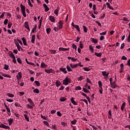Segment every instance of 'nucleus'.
Segmentation results:
<instances>
[{
    "label": "nucleus",
    "instance_id": "nucleus-1",
    "mask_svg": "<svg viewBox=\"0 0 130 130\" xmlns=\"http://www.w3.org/2000/svg\"><path fill=\"white\" fill-rule=\"evenodd\" d=\"M20 8L21 10V13L22 14L23 17H26V8H25V6L23 5L22 4H20Z\"/></svg>",
    "mask_w": 130,
    "mask_h": 130
},
{
    "label": "nucleus",
    "instance_id": "nucleus-2",
    "mask_svg": "<svg viewBox=\"0 0 130 130\" xmlns=\"http://www.w3.org/2000/svg\"><path fill=\"white\" fill-rule=\"evenodd\" d=\"M102 74L103 76L104 79L105 80H107L108 79V76H109V73H107L106 71H102Z\"/></svg>",
    "mask_w": 130,
    "mask_h": 130
},
{
    "label": "nucleus",
    "instance_id": "nucleus-3",
    "mask_svg": "<svg viewBox=\"0 0 130 130\" xmlns=\"http://www.w3.org/2000/svg\"><path fill=\"white\" fill-rule=\"evenodd\" d=\"M62 83L63 85H65L66 86L69 85V83H71V82H70V79H69V77H66L64 80L62 81Z\"/></svg>",
    "mask_w": 130,
    "mask_h": 130
},
{
    "label": "nucleus",
    "instance_id": "nucleus-4",
    "mask_svg": "<svg viewBox=\"0 0 130 130\" xmlns=\"http://www.w3.org/2000/svg\"><path fill=\"white\" fill-rule=\"evenodd\" d=\"M0 127H1V128H5V129H10V126L5 125L3 123L0 124Z\"/></svg>",
    "mask_w": 130,
    "mask_h": 130
},
{
    "label": "nucleus",
    "instance_id": "nucleus-5",
    "mask_svg": "<svg viewBox=\"0 0 130 130\" xmlns=\"http://www.w3.org/2000/svg\"><path fill=\"white\" fill-rule=\"evenodd\" d=\"M45 73H47V74H51V73H52V74H54V73H55L54 70H53L51 69H50L49 70L45 69Z\"/></svg>",
    "mask_w": 130,
    "mask_h": 130
},
{
    "label": "nucleus",
    "instance_id": "nucleus-6",
    "mask_svg": "<svg viewBox=\"0 0 130 130\" xmlns=\"http://www.w3.org/2000/svg\"><path fill=\"white\" fill-rule=\"evenodd\" d=\"M24 27L25 29H27L28 30V32L30 31V27H29V24H28V22L26 21L24 23Z\"/></svg>",
    "mask_w": 130,
    "mask_h": 130
},
{
    "label": "nucleus",
    "instance_id": "nucleus-7",
    "mask_svg": "<svg viewBox=\"0 0 130 130\" xmlns=\"http://www.w3.org/2000/svg\"><path fill=\"white\" fill-rule=\"evenodd\" d=\"M8 54L11 58H14L15 57H16V56H15V55H14V53H13V52L11 51H9Z\"/></svg>",
    "mask_w": 130,
    "mask_h": 130
},
{
    "label": "nucleus",
    "instance_id": "nucleus-8",
    "mask_svg": "<svg viewBox=\"0 0 130 130\" xmlns=\"http://www.w3.org/2000/svg\"><path fill=\"white\" fill-rule=\"evenodd\" d=\"M110 85H111V88H112V89H115V88L118 87L117 85L115 84V81L111 83Z\"/></svg>",
    "mask_w": 130,
    "mask_h": 130
},
{
    "label": "nucleus",
    "instance_id": "nucleus-9",
    "mask_svg": "<svg viewBox=\"0 0 130 130\" xmlns=\"http://www.w3.org/2000/svg\"><path fill=\"white\" fill-rule=\"evenodd\" d=\"M49 19L50 20V21H51V22H52V23H54V22H55V18H54V16H50L49 17Z\"/></svg>",
    "mask_w": 130,
    "mask_h": 130
},
{
    "label": "nucleus",
    "instance_id": "nucleus-10",
    "mask_svg": "<svg viewBox=\"0 0 130 130\" xmlns=\"http://www.w3.org/2000/svg\"><path fill=\"white\" fill-rule=\"evenodd\" d=\"M1 74L2 76H3V77H5V78H11V76L9 74H6L3 72H1Z\"/></svg>",
    "mask_w": 130,
    "mask_h": 130
},
{
    "label": "nucleus",
    "instance_id": "nucleus-11",
    "mask_svg": "<svg viewBox=\"0 0 130 130\" xmlns=\"http://www.w3.org/2000/svg\"><path fill=\"white\" fill-rule=\"evenodd\" d=\"M43 6L44 8H45V12H48V11H49V8L46 4H44L43 5Z\"/></svg>",
    "mask_w": 130,
    "mask_h": 130
},
{
    "label": "nucleus",
    "instance_id": "nucleus-12",
    "mask_svg": "<svg viewBox=\"0 0 130 130\" xmlns=\"http://www.w3.org/2000/svg\"><path fill=\"white\" fill-rule=\"evenodd\" d=\"M27 101L30 103V105L32 106H35V104H34V103L33 102V101L31 100V99H27Z\"/></svg>",
    "mask_w": 130,
    "mask_h": 130
},
{
    "label": "nucleus",
    "instance_id": "nucleus-13",
    "mask_svg": "<svg viewBox=\"0 0 130 130\" xmlns=\"http://www.w3.org/2000/svg\"><path fill=\"white\" fill-rule=\"evenodd\" d=\"M25 61L27 64H30V66H32L33 67H35V63L32 62H29L28 61V59L27 58L25 59Z\"/></svg>",
    "mask_w": 130,
    "mask_h": 130
},
{
    "label": "nucleus",
    "instance_id": "nucleus-14",
    "mask_svg": "<svg viewBox=\"0 0 130 130\" xmlns=\"http://www.w3.org/2000/svg\"><path fill=\"white\" fill-rule=\"evenodd\" d=\"M126 103L124 102L122 104L121 106V110L122 111H123L124 110V107H125V105H126Z\"/></svg>",
    "mask_w": 130,
    "mask_h": 130
},
{
    "label": "nucleus",
    "instance_id": "nucleus-15",
    "mask_svg": "<svg viewBox=\"0 0 130 130\" xmlns=\"http://www.w3.org/2000/svg\"><path fill=\"white\" fill-rule=\"evenodd\" d=\"M59 70L61 71V72H62V73H64V74H67L68 73V71H67V69L66 68H60Z\"/></svg>",
    "mask_w": 130,
    "mask_h": 130
},
{
    "label": "nucleus",
    "instance_id": "nucleus-16",
    "mask_svg": "<svg viewBox=\"0 0 130 130\" xmlns=\"http://www.w3.org/2000/svg\"><path fill=\"white\" fill-rule=\"evenodd\" d=\"M106 5H107L108 8H109V9H110V10H112L113 11V10H114V8H113V7L111 6V5H110V4H109L108 2L106 3Z\"/></svg>",
    "mask_w": 130,
    "mask_h": 130
},
{
    "label": "nucleus",
    "instance_id": "nucleus-17",
    "mask_svg": "<svg viewBox=\"0 0 130 130\" xmlns=\"http://www.w3.org/2000/svg\"><path fill=\"white\" fill-rule=\"evenodd\" d=\"M22 40L23 42V43L24 44V45H25V46H27V41H26V39H25V37L22 38Z\"/></svg>",
    "mask_w": 130,
    "mask_h": 130
},
{
    "label": "nucleus",
    "instance_id": "nucleus-18",
    "mask_svg": "<svg viewBox=\"0 0 130 130\" xmlns=\"http://www.w3.org/2000/svg\"><path fill=\"white\" fill-rule=\"evenodd\" d=\"M94 55L97 56L98 57H101L102 56V53L100 52V53H97L95 52Z\"/></svg>",
    "mask_w": 130,
    "mask_h": 130
},
{
    "label": "nucleus",
    "instance_id": "nucleus-19",
    "mask_svg": "<svg viewBox=\"0 0 130 130\" xmlns=\"http://www.w3.org/2000/svg\"><path fill=\"white\" fill-rule=\"evenodd\" d=\"M89 50L91 52V53H94V48L92 45H89Z\"/></svg>",
    "mask_w": 130,
    "mask_h": 130
},
{
    "label": "nucleus",
    "instance_id": "nucleus-20",
    "mask_svg": "<svg viewBox=\"0 0 130 130\" xmlns=\"http://www.w3.org/2000/svg\"><path fill=\"white\" fill-rule=\"evenodd\" d=\"M35 37H36L35 35H33L32 36V38H31V43H35Z\"/></svg>",
    "mask_w": 130,
    "mask_h": 130
},
{
    "label": "nucleus",
    "instance_id": "nucleus-21",
    "mask_svg": "<svg viewBox=\"0 0 130 130\" xmlns=\"http://www.w3.org/2000/svg\"><path fill=\"white\" fill-rule=\"evenodd\" d=\"M55 84H56V87H59V86H60V85H61V83H60V81L57 80L55 82Z\"/></svg>",
    "mask_w": 130,
    "mask_h": 130
},
{
    "label": "nucleus",
    "instance_id": "nucleus-22",
    "mask_svg": "<svg viewBox=\"0 0 130 130\" xmlns=\"http://www.w3.org/2000/svg\"><path fill=\"white\" fill-rule=\"evenodd\" d=\"M23 115H24V118L26 119V121L29 122V121H30V120L29 119V117H28V115H27L26 114H24Z\"/></svg>",
    "mask_w": 130,
    "mask_h": 130
},
{
    "label": "nucleus",
    "instance_id": "nucleus-23",
    "mask_svg": "<svg viewBox=\"0 0 130 130\" xmlns=\"http://www.w3.org/2000/svg\"><path fill=\"white\" fill-rule=\"evenodd\" d=\"M91 42L94 43V44H97V43H98V40H97L94 38L91 39Z\"/></svg>",
    "mask_w": 130,
    "mask_h": 130
},
{
    "label": "nucleus",
    "instance_id": "nucleus-24",
    "mask_svg": "<svg viewBox=\"0 0 130 130\" xmlns=\"http://www.w3.org/2000/svg\"><path fill=\"white\" fill-rule=\"evenodd\" d=\"M39 29H41V25H42V17H41V19L39 20Z\"/></svg>",
    "mask_w": 130,
    "mask_h": 130
},
{
    "label": "nucleus",
    "instance_id": "nucleus-25",
    "mask_svg": "<svg viewBox=\"0 0 130 130\" xmlns=\"http://www.w3.org/2000/svg\"><path fill=\"white\" fill-rule=\"evenodd\" d=\"M33 92L34 93H36V94H39L40 93L39 89H38V88L34 89Z\"/></svg>",
    "mask_w": 130,
    "mask_h": 130
},
{
    "label": "nucleus",
    "instance_id": "nucleus-26",
    "mask_svg": "<svg viewBox=\"0 0 130 130\" xmlns=\"http://www.w3.org/2000/svg\"><path fill=\"white\" fill-rule=\"evenodd\" d=\"M16 47L19 51H20V49H21V50H23V49H22V47H21V46H20L19 44H16Z\"/></svg>",
    "mask_w": 130,
    "mask_h": 130
},
{
    "label": "nucleus",
    "instance_id": "nucleus-27",
    "mask_svg": "<svg viewBox=\"0 0 130 130\" xmlns=\"http://www.w3.org/2000/svg\"><path fill=\"white\" fill-rule=\"evenodd\" d=\"M83 28L84 32H85V33H87V32L88 31V28H87V26L83 25Z\"/></svg>",
    "mask_w": 130,
    "mask_h": 130
},
{
    "label": "nucleus",
    "instance_id": "nucleus-28",
    "mask_svg": "<svg viewBox=\"0 0 130 130\" xmlns=\"http://www.w3.org/2000/svg\"><path fill=\"white\" fill-rule=\"evenodd\" d=\"M68 58L69 59H71L72 61H76L78 59L77 58H75L74 57H68Z\"/></svg>",
    "mask_w": 130,
    "mask_h": 130
},
{
    "label": "nucleus",
    "instance_id": "nucleus-29",
    "mask_svg": "<svg viewBox=\"0 0 130 130\" xmlns=\"http://www.w3.org/2000/svg\"><path fill=\"white\" fill-rule=\"evenodd\" d=\"M98 85H99V87L100 88H102V86H103V84H102V82L101 81H98Z\"/></svg>",
    "mask_w": 130,
    "mask_h": 130
},
{
    "label": "nucleus",
    "instance_id": "nucleus-30",
    "mask_svg": "<svg viewBox=\"0 0 130 130\" xmlns=\"http://www.w3.org/2000/svg\"><path fill=\"white\" fill-rule=\"evenodd\" d=\"M49 52L51 53L52 54H55L56 53V50H50Z\"/></svg>",
    "mask_w": 130,
    "mask_h": 130
},
{
    "label": "nucleus",
    "instance_id": "nucleus-31",
    "mask_svg": "<svg viewBox=\"0 0 130 130\" xmlns=\"http://www.w3.org/2000/svg\"><path fill=\"white\" fill-rule=\"evenodd\" d=\"M37 29V24H36L35 25V27L32 28L31 32L32 33H35V30H36Z\"/></svg>",
    "mask_w": 130,
    "mask_h": 130
},
{
    "label": "nucleus",
    "instance_id": "nucleus-32",
    "mask_svg": "<svg viewBox=\"0 0 130 130\" xmlns=\"http://www.w3.org/2000/svg\"><path fill=\"white\" fill-rule=\"evenodd\" d=\"M47 34H49L50 32H51V28H48L46 29Z\"/></svg>",
    "mask_w": 130,
    "mask_h": 130
},
{
    "label": "nucleus",
    "instance_id": "nucleus-33",
    "mask_svg": "<svg viewBox=\"0 0 130 130\" xmlns=\"http://www.w3.org/2000/svg\"><path fill=\"white\" fill-rule=\"evenodd\" d=\"M71 101L72 103H73V104H74V105H77V103H76V102L74 100L73 98H71Z\"/></svg>",
    "mask_w": 130,
    "mask_h": 130
},
{
    "label": "nucleus",
    "instance_id": "nucleus-34",
    "mask_svg": "<svg viewBox=\"0 0 130 130\" xmlns=\"http://www.w3.org/2000/svg\"><path fill=\"white\" fill-rule=\"evenodd\" d=\"M58 7L54 11V13L56 16H58Z\"/></svg>",
    "mask_w": 130,
    "mask_h": 130
},
{
    "label": "nucleus",
    "instance_id": "nucleus-35",
    "mask_svg": "<svg viewBox=\"0 0 130 130\" xmlns=\"http://www.w3.org/2000/svg\"><path fill=\"white\" fill-rule=\"evenodd\" d=\"M111 116H112L111 110H109L108 111V118H109V119H110V118H111Z\"/></svg>",
    "mask_w": 130,
    "mask_h": 130
},
{
    "label": "nucleus",
    "instance_id": "nucleus-36",
    "mask_svg": "<svg viewBox=\"0 0 130 130\" xmlns=\"http://www.w3.org/2000/svg\"><path fill=\"white\" fill-rule=\"evenodd\" d=\"M67 69L68 72H73V70L71 68V67H70V66H69V65L67 66Z\"/></svg>",
    "mask_w": 130,
    "mask_h": 130
},
{
    "label": "nucleus",
    "instance_id": "nucleus-37",
    "mask_svg": "<svg viewBox=\"0 0 130 130\" xmlns=\"http://www.w3.org/2000/svg\"><path fill=\"white\" fill-rule=\"evenodd\" d=\"M46 67H47V65L45 64L44 62L41 63V68H46Z\"/></svg>",
    "mask_w": 130,
    "mask_h": 130
},
{
    "label": "nucleus",
    "instance_id": "nucleus-38",
    "mask_svg": "<svg viewBox=\"0 0 130 130\" xmlns=\"http://www.w3.org/2000/svg\"><path fill=\"white\" fill-rule=\"evenodd\" d=\"M67 101V99H66L64 97H62L60 99V101L61 102H64V101Z\"/></svg>",
    "mask_w": 130,
    "mask_h": 130
},
{
    "label": "nucleus",
    "instance_id": "nucleus-39",
    "mask_svg": "<svg viewBox=\"0 0 130 130\" xmlns=\"http://www.w3.org/2000/svg\"><path fill=\"white\" fill-rule=\"evenodd\" d=\"M83 69L84 71H85V72H89V71H91V69L87 67H84Z\"/></svg>",
    "mask_w": 130,
    "mask_h": 130
},
{
    "label": "nucleus",
    "instance_id": "nucleus-40",
    "mask_svg": "<svg viewBox=\"0 0 130 130\" xmlns=\"http://www.w3.org/2000/svg\"><path fill=\"white\" fill-rule=\"evenodd\" d=\"M35 83L36 84V85L38 87H40V82H39V81H35Z\"/></svg>",
    "mask_w": 130,
    "mask_h": 130
},
{
    "label": "nucleus",
    "instance_id": "nucleus-41",
    "mask_svg": "<svg viewBox=\"0 0 130 130\" xmlns=\"http://www.w3.org/2000/svg\"><path fill=\"white\" fill-rule=\"evenodd\" d=\"M78 66H80V67H82V64H81V62H80L79 64H75L73 65V68H78Z\"/></svg>",
    "mask_w": 130,
    "mask_h": 130
},
{
    "label": "nucleus",
    "instance_id": "nucleus-42",
    "mask_svg": "<svg viewBox=\"0 0 130 130\" xmlns=\"http://www.w3.org/2000/svg\"><path fill=\"white\" fill-rule=\"evenodd\" d=\"M74 28H76V29H77V31H78V32H80V27H79V25H75L74 26Z\"/></svg>",
    "mask_w": 130,
    "mask_h": 130
},
{
    "label": "nucleus",
    "instance_id": "nucleus-43",
    "mask_svg": "<svg viewBox=\"0 0 130 130\" xmlns=\"http://www.w3.org/2000/svg\"><path fill=\"white\" fill-rule=\"evenodd\" d=\"M75 90H76V91L82 90V87H81L80 86H76L75 87Z\"/></svg>",
    "mask_w": 130,
    "mask_h": 130
},
{
    "label": "nucleus",
    "instance_id": "nucleus-44",
    "mask_svg": "<svg viewBox=\"0 0 130 130\" xmlns=\"http://www.w3.org/2000/svg\"><path fill=\"white\" fill-rule=\"evenodd\" d=\"M8 23H9V20L8 19H6L4 21V25H8Z\"/></svg>",
    "mask_w": 130,
    "mask_h": 130
},
{
    "label": "nucleus",
    "instance_id": "nucleus-45",
    "mask_svg": "<svg viewBox=\"0 0 130 130\" xmlns=\"http://www.w3.org/2000/svg\"><path fill=\"white\" fill-rule=\"evenodd\" d=\"M14 105L16 106V107H21V105L18 103H15Z\"/></svg>",
    "mask_w": 130,
    "mask_h": 130
},
{
    "label": "nucleus",
    "instance_id": "nucleus-46",
    "mask_svg": "<svg viewBox=\"0 0 130 130\" xmlns=\"http://www.w3.org/2000/svg\"><path fill=\"white\" fill-rule=\"evenodd\" d=\"M13 121H14V119H13V118H9V119H8V122H11V123H13Z\"/></svg>",
    "mask_w": 130,
    "mask_h": 130
},
{
    "label": "nucleus",
    "instance_id": "nucleus-47",
    "mask_svg": "<svg viewBox=\"0 0 130 130\" xmlns=\"http://www.w3.org/2000/svg\"><path fill=\"white\" fill-rule=\"evenodd\" d=\"M83 91L85 93H89L90 91H89L88 90H87V89L85 88H83Z\"/></svg>",
    "mask_w": 130,
    "mask_h": 130
},
{
    "label": "nucleus",
    "instance_id": "nucleus-48",
    "mask_svg": "<svg viewBox=\"0 0 130 130\" xmlns=\"http://www.w3.org/2000/svg\"><path fill=\"white\" fill-rule=\"evenodd\" d=\"M4 69H5V70H6V71H8V70H9V66H8V65H7V64H5L4 65Z\"/></svg>",
    "mask_w": 130,
    "mask_h": 130
},
{
    "label": "nucleus",
    "instance_id": "nucleus-49",
    "mask_svg": "<svg viewBox=\"0 0 130 130\" xmlns=\"http://www.w3.org/2000/svg\"><path fill=\"white\" fill-rule=\"evenodd\" d=\"M86 82H87V83H88L89 84H92V81H91V80H90V79H89L88 78L86 79Z\"/></svg>",
    "mask_w": 130,
    "mask_h": 130
},
{
    "label": "nucleus",
    "instance_id": "nucleus-50",
    "mask_svg": "<svg viewBox=\"0 0 130 130\" xmlns=\"http://www.w3.org/2000/svg\"><path fill=\"white\" fill-rule=\"evenodd\" d=\"M7 95L8 96V97H10V98H13L14 97V95L12 94V93H8Z\"/></svg>",
    "mask_w": 130,
    "mask_h": 130
},
{
    "label": "nucleus",
    "instance_id": "nucleus-51",
    "mask_svg": "<svg viewBox=\"0 0 130 130\" xmlns=\"http://www.w3.org/2000/svg\"><path fill=\"white\" fill-rule=\"evenodd\" d=\"M6 14V12H3L2 13V14H1V15L0 16V18L1 19H3V18H4V17H5V14Z\"/></svg>",
    "mask_w": 130,
    "mask_h": 130
},
{
    "label": "nucleus",
    "instance_id": "nucleus-52",
    "mask_svg": "<svg viewBox=\"0 0 130 130\" xmlns=\"http://www.w3.org/2000/svg\"><path fill=\"white\" fill-rule=\"evenodd\" d=\"M27 108H29L30 109H33V106H31V105L30 106L29 104L27 105Z\"/></svg>",
    "mask_w": 130,
    "mask_h": 130
},
{
    "label": "nucleus",
    "instance_id": "nucleus-53",
    "mask_svg": "<svg viewBox=\"0 0 130 130\" xmlns=\"http://www.w3.org/2000/svg\"><path fill=\"white\" fill-rule=\"evenodd\" d=\"M17 62H18V63H22V60L20 58H17Z\"/></svg>",
    "mask_w": 130,
    "mask_h": 130
},
{
    "label": "nucleus",
    "instance_id": "nucleus-54",
    "mask_svg": "<svg viewBox=\"0 0 130 130\" xmlns=\"http://www.w3.org/2000/svg\"><path fill=\"white\" fill-rule=\"evenodd\" d=\"M12 23L11 22H9L8 24V27L9 28V29H11V27H12Z\"/></svg>",
    "mask_w": 130,
    "mask_h": 130
},
{
    "label": "nucleus",
    "instance_id": "nucleus-55",
    "mask_svg": "<svg viewBox=\"0 0 130 130\" xmlns=\"http://www.w3.org/2000/svg\"><path fill=\"white\" fill-rule=\"evenodd\" d=\"M127 42H130V32H129L128 36L127 38Z\"/></svg>",
    "mask_w": 130,
    "mask_h": 130
},
{
    "label": "nucleus",
    "instance_id": "nucleus-56",
    "mask_svg": "<svg viewBox=\"0 0 130 130\" xmlns=\"http://www.w3.org/2000/svg\"><path fill=\"white\" fill-rule=\"evenodd\" d=\"M76 123L77 121L76 120H73L71 122V123H72V124H76Z\"/></svg>",
    "mask_w": 130,
    "mask_h": 130
},
{
    "label": "nucleus",
    "instance_id": "nucleus-57",
    "mask_svg": "<svg viewBox=\"0 0 130 130\" xmlns=\"http://www.w3.org/2000/svg\"><path fill=\"white\" fill-rule=\"evenodd\" d=\"M121 59L122 60H126V59H127V58H126V57H125V56H122L121 57Z\"/></svg>",
    "mask_w": 130,
    "mask_h": 130
},
{
    "label": "nucleus",
    "instance_id": "nucleus-58",
    "mask_svg": "<svg viewBox=\"0 0 130 130\" xmlns=\"http://www.w3.org/2000/svg\"><path fill=\"white\" fill-rule=\"evenodd\" d=\"M107 33V31H105L104 32L100 33V35H106Z\"/></svg>",
    "mask_w": 130,
    "mask_h": 130
},
{
    "label": "nucleus",
    "instance_id": "nucleus-59",
    "mask_svg": "<svg viewBox=\"0 0 130 130\" xmlns=\"http://www.w3.org/2000/svg\"><path fill=\"white\" fill-rule=\"evenodd\" d=\"M59 51H64V48L60 47L59 48Z\"/></svg>",
    "mask_w": 130,
    "mask_h": 130
},
{
    "label": "nucleus",
    "instance_id": "nucleus-60",
    "mask_svg": "<svg viewBox=\"0 0 130 130\" xmlns=\"http://www.w3.org/2000/svg\"><path fill=\"white\" fill-rule=\"evenodd\" d=\"M57 115H58V116H59L60 117L61 116V113H60V112L59 111H57Z\"/></svg>",
    "mask_w": 130,
    "mask_h": 130
},
{
    "label": "nucleus",
    "instance_id": "nucleus-61",
    "mask_svg": "<svg viewBox=\"0 0 130 130\" xmlns=\"http://www.w3.org/2000/svg\"><path fill=\"white\" fill-rule=\"evenodd\" d=\"M73 48H74L75 50H77V46L75 45L74 44H73L72 45Z\"/></svg>",
    "mask_w": 130,
    "mask_h": 130
},
{
    "label": "nucleus",
    "instance_id": "nucleus-62",
    "mask_svg": "<svg viewBox=\"0 0 130 130\" xmlns=\"http://www.w3.org/2000/svg\"><path fill=\"white\" fill-rule=\"evenodd\" d=\"M6 101H7V102H14V100L12 99H7Z\"/></svg>",
    "mask_w": 130,
    "mask_h": 130
},
{
    "label": "nucleus",
    "instance_id": "nucleus-63",
    "mask_svg": "<svg viewBox=\"0 0 130 130\" xmlns=\"http://www.w3.org/2000/svg\"><path fill=\"white\" fill-rule=\"evenodd\" d=\"M58 24H59V25H63V21L62 20H60L58 22Z\"/></svg>",
    "mask_w": 130,
    "mask_h": 130
},
{
    "label": "nucleus",
    "instance_id": "nucleus-64",
    "mask_svg": "<svg viewBox=\"0 0 130 130\" xmlns=\"http://www.w3.org/2000/svg\"><path fill=\"white\" fill-rule=\"evenodd\" d=\"M127 65L130 67V58L127 60Z\"/></svg>",
    "mask_w": 130,
    "mask_h": 130
}]
</instances>
